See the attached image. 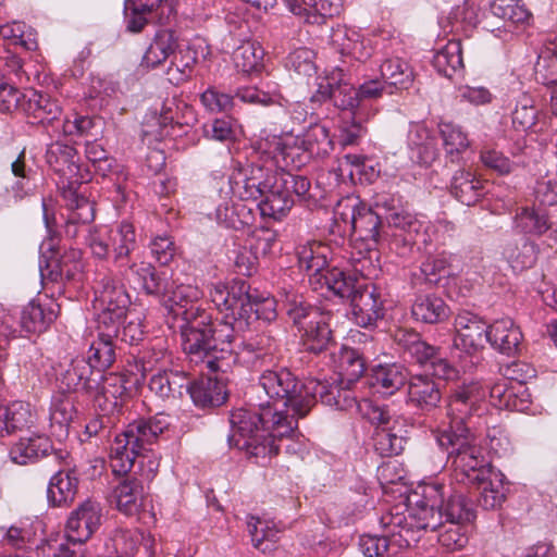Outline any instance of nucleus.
<instances>
[{"instance_id": "58", "label": "nucleus", "mask_w": 557, "mask_h": 557, "mask_svg": "<svg viewBox=\"0 0 557 557\" xmlns=\"http://www.w3.org/2000/svg\"><path fill=\"white\" fill-rule=\"evenodd\" d=\"M437 532L438 543L447 550L454 552L463 548L468 543L465 524L444 521Z\"/></svg>"}, {"instance_id": "27", "label": "nucleus", "mask_w": 557, "mask_h": 557, "mask_svg": "<svg viewBox=\"0 0 557 557\" xmlns=\"http://www.w3.org/2000/svg\"><path fill=\"white\" fill-rule=\"evenodd\" d=\"M188 387L187 374L173 370H159L149 382L150 391L162 399L181 398Z\"/></svg>"}, {"instance_id": "9", "label": "nucleus", "mask_w": 557, "mask_h": 557, "mask_svg": "<svg viewBox=\"0 0 557 557\" xmlns=\"http://www.w3.org/2000/svg\"><path fill=\"white\" fill-rule=\"evenodd\" d=\"M446 495L445 486L440 483H432L425 486L423 492L424 500L417 503L408 517L411 525L422 531L436 532L441 530L444 518L440 503Z\"/></svg>"}, {"instance_id": "23", "label": "nucleus", "mask_w": 557, "mask_h": 557, "mask_svg": "<svg viewBox=\"0 0 557 557\" xmlns=\"http://www.w3.org/2000/svg\"><path fill=\"white\" fill-rule=\"evenodd\" d=\"M22 111L32 124L47 125L60 117L62 108L50 96L30 90L27 100L23 101Z\"/></svg>"}, {"instance_id": "57", "label": "nucleus", "mask_w": 557, "mask_h": 557, "mask_svg": "<svg viewBox=\"0 0 557 557\" xmlns=\"http://www.w3.org/2000/svg\"><path fill=\"white\" fill-rule=\"evenodd\" d=\"M362 113H352L351 115H343L339 127L338 143L343 147L358 145L360 139L366 135L367 127L364 125Z\"/></svg>"}, {"instance_id": "53", "label": "nucleus", "mask_w": 557, "mask_h": 557, "mask_svg": "<svg viewBox=\"0 0 557 557\" xmlns=\"http://www.w3.org/2000/svg\"><path fill=\"white\" fill-rule=\"evenodd\" d=\"M516 223L522 232L533 235H542L552 226L545 211L529 207L520 208L516 213Z\"/></svg>"}, {"instance_id": "43", "label": "nucleus", "mask_w": 557, "mask_h": 557, "mask_svg": "<svg viewBox=\"0 0 557 557\" xmlns=\"http://www.w3.org/2000/svg\"><path fill=\"white\" fill-rule=\"evenodd\" d=\"M113 261L120 267L127 265L129 253L136 246L134 226L128 222H122L119 228L111 235Z\"/></svg>"}, {"instance_id": "7", "label": "nucleus", "mask_w": 557, "mask_h": 557, "mask_svg": "<svg viewBox=\"0 0 557 557\" xmlns=\"http://www.w3.org/2000/svg\"><path fill=\"white\" fill-rule=\"evenodd\" d=\"M233 356L234 362L225 372L210 368L207 361H194L195 363L203 364L210 373L214 374L213 377L208 376L206 380H201L199 382L191 383L189 381V387L187 388L186 393L190 395L193 401L197 406L215 407L224 404L227 398L226 384L230 381L228 373L232 372L237 360V355L234 350Z\"/></svg>"}, {"instance_id": "22", "label": "nucleus", "mask_w": 557, "mask_h": 557, "mask_svg": "<svg viewBox=\"0 0 557 557\" xmlns=\"http://www.w3.org/2000/svg\"><path fill=\"white\" fill-rule=\"evenodd\" d=\"M310 318L309 325L301 331L302 345L309 352L321 354L333 342L329 323L330 314L322 311H313Z\"/></svg>"}, {"instance_id": "25", "label": "nucleus", "mask_w": 557, "mask_h": 557, "mask_svg": "<svg viewBox=\"0 0 557 557\" xmlns=\"http://www.w3.org/2000/svg\"><path fill=\"white\" fill-rule=\"evenodd\" d=\"M487 341L502 354L512 356L519 349L522 333L512 320L505 318L488 326Z\"/></svg>"}, {"instance_id": "3", "label": "nucleus", "mask_w": 557, "mask_h": 557, "mask_svg": "<svg viewBox=\"0 0 557 557\" xmlns=\"http://www.w3.org/2000/svg\"><path fill=\"white\" fill-rule=\"evenodd\" d=\"M436 438L438 445L447 451L458 482L473 485L484 483L493 475L494 471L486 462L481 447L475 444L472 433L440 432Z\"/></svg>"}, {"instance_id": "34", "label": "nucleus", "mask_w": 557, "mask_h": 557, "mask_svg": "<svg viewBox=\"0 0 557 557\" xmlns=\"http://www.w3.org/2000/svg\"><path fill=\"white\" fill-rule=\"evenodd\" d=\"M178 48L177 38L170 29H160L156 33L151 44L147 48L141 65L154 69L162 64Z\"/></svg>"}, {"instance_id": "50", "label": "nucleus", "mask_w": 557, "mask_h": 557, "mask_svg": "<svg viewBox=\"0 0 557 557\" xmlns=\"http://www.w3.org/2000/svg\"><path fill=\"white\" fill-rule=\"evenodd\" d=\"M338 376L348 384L356 383L366 371L364 358L358 350L343 347L338 355Z\"/></svg>"}, {"instance_id": "33", "label": "nucleus", "mask_w": 557, "mask_h": 557, "mask_svg": "<svg viewBox=\"0 0 557 557\" xmlns=\"http://www.w3.org/2000/svg\"><path fill=\"white\" fill-rule=\"evenodd\" d=\"M450 194L466 206L475 205L484 194V185L472 172L458 170L450 183Z\"/></svg>"}, {"instance_id": "36", "label": "nucleus", "mask_w": 557, "mask_h": 557, "mask_svg": "<svg viewBox=\"0 0 557 557\" xmlns=\"http://www.w3.org/2000/svg\"><path fill=\"white\" fill-rule=\"evenodd\" d=\"M384 525L391 528L389 541L400 548H408L420 539V531L411 525V519L403 513L388 515L382 518Z\"/></svg>"}, {"instance_id": "63", "label": "nucleus", "mask_w": 557, "mask_h": 557, "mask_svg": "<svg viewBox=\"0 0 557 557\" xmlns=\"http://www.w3.org/2000/svg\"><path fill=\"white\" fill-rule=\"evenodd\" d=\"M490 397L494 406L500 408L505 407L518 411H522L527 408L522 400L520 401V404H518V398L513 391V387H509L506 380H502L491 386Z\"/></svg>"}, {"instance_id": "55", "label": "nucleus", "mask_w": 557, "mask_h": 557, "mask_svg": "<svg viewBox=\"0 0 557 557\" xmlns=\"http://www.w3.org/2000/svg\"><path fill=\"white\" fill-rule=\"evenodd\" d=\"M445 150L448 154H459L470 147L468 134L461 126L453 122H441L438 124Z\"/></svg>"}, {"instance_id": "31", "label": "nucleus", "mask_w": 557, "mask_h": 557, "mask_svg": "<svg viewBox=\"0 0 557 557\" xmlns=\"http://www.w3.org/2000/svg\"><path fill=\"white\" fill-rule=\"evenodd\" d=\"M411 314L417 321L436 324L448 319L449 308L444 299L435 294L419 295L412 304Z\"/></svg>"}, {"instance_id": "14", "label": "nucleus", "mask_w": 557, "mask_h": 557, "mask_svg": "<svg viewBox=\"0 0 557 557\" xmlns=\"http://www.w3.org/2000/svg\"><path fill=\"white\" fill-rule=\"evenodd\" d=\"M101 506L87 499L74 510L66 523V537L78 545L85 543L101 524Z\"/></svg>"}, {"instance_id": "1", "label": "nucleus", "mask_w": 557, "mask_h": 557, "mask_svg": "<svg viewBox=\"0 0 557 557\" xmlns=\"http://www.w3.org/2000/svg\"><path fill=\"white\" fill-rule=\"evenodd\" d=\"M197 287L189 284L168 286L162 304L175 317L181 315L182 346L190 361H207L210 368L227 371L234 362L233 327L213 322L211 314L193 302L199 298Z\"/></svg>"}, {"instance_id": "5", "label": "nucleus", "mask_w": 557, "mask_h": 557, "mask_svg": "<svg viewBox=\"0 0 557 557\" xmlns=\"http://www.w3.org/2000/svg\"><path fill=\"white\" fill-rule=\"evenodd\" d=\"M165 428V422L159 417L129 423L111 444L110 466L112 471L120 475L127 474L134 467L136 458H145L143 451L156 442Z\"/></svg>"}, {"instance_id": "13", "label": "nucleus", "mask_w": 557, "mask_h": 557, "mask_svg": "<svg viewBox=\"0 0 557 557\" xmlns=\"http://www.w3.org/2000/svg\"><path fill=\"white\" fill-rule=\"evenodd\" d=\"M101 374L88 364L85 358L76 357L63 367L57 375L60 389L67 393L92 394L99 386Z\"/></svg>"}, {"instance_id": "38", "label": "nucleus", "mask_w": 557, "mask_h": 557, "mask_svg": "<svg viewBox=\"0 0 557 557\" xmlns=\"http://www.w3.org/2000/svg\"><path fill=\"white\" fill-rule=\"evenodd\" d=\"M505 259L515 272L532 268L537 260V246L527 238L509 243L504 248Z\"/></svg>"}, {"instance_id": "35", "label": "nucleus", "mask_w": 557, "mask_h": 557, "mask_svg": "<svg viewBox=\"0 0 557 557\" xmlns=\"http://www.w3.org/2000/svg\"><path fill=\"white\" fill-rule=\"evenodd\" d=\"M52 446L48 437L36 435L21 438L10 449V456L13 462L26 465L47 456Z\"/></svg>"}, {"instance_id": "30", "label": "nucleus", "mask_w": 557, "mask_h": 557, "mask_svg": "<svg viewBox=\"0 0 557 557\" xmlns=\"http://www.w3.org/2000/svg\"><path fill=\"white\" fill-rule=\"evenodd\" d=\"M408 146L417 152V160L422 164H432L437 156V143L430 129L422 123H413L408 131Z\"/></svg>"}, {"instance_id": "32", "label": "nucleus", "mask_w": 557, "mask_h": 557, "mask_svg": "<svg viewBox=\"0 0 557 557\" xmlns=\"http://www.w3.org/2000/svg\"><path fill=\"white\" fill-rule=\"evenodd\" d=\"M78 476L74 470H60L49 482L47 495L53 506L71 504L77 494Z\"/></svg>"}, {"instance_id": "24", "label": "nucleus", "mask_w": 557, "mask_h": 557, "mask_svg": "<svg viewBox=\"0 0 557 557\" xmlns=\"http://www.w3.org/2000/svg\"><path fill=\"white\" fill-rule=\"evenodd\" d=\"M257 308L256 298L248 293L246 283H239V290L237 297L233 301V306L228 313H225L222 320H213V322H224L231 324L233 327V341L235 339V332L245 331L252 319H256L255 309Z\"/></svg>"}, {"instance_id": "40", "label": "nucleus", "mask_w": 557, "mask_h": 557, "mask_svg": "<svg viewBox=\"0 0 557 557\" xmlns=\"http://www.w3.org/2000/svg\"><path fill=\"white\" fill-rule=\"evenodd\" d=\"M46 160L49 166L61 175L73 174L78 170L76 149L60 141L48 147Z\"/></svg>"}, {"instance_id": "26", "label": "nucleus", "mask_w": 557, "mask_h": 557, "mask_svg": "<svg viewBox=\"0 0 557 557\" xmlns=\"http://www.w3.org/2000/svg\"><path fill=\"white\" fill-rule=\"evenodd\" d=\"M408 396L413 406L430 411L440 404L442 393L438 384L430 376L417 374L409 381Z\"/></svg>"}, {"instance_id": "60", "label": "nucleus", "mask_w": 557, "mask_h": 557, "mask_svg": "<svg viewBox=\"0 0 557 557\" xmlns=\"http://www.w3.org/2000/svg\"><path fill=\"white\" fill-rule=\"evenodd\" d=\"M405 438L389 428L377 429L373 436V446L379 455L397 456L404 449Z\"/></svg>"}, {"instance_id": "28", "label": "nucleus", "mask_w": 557, "mask_h": 557, "mask_svg": "<svg viewBox=\"0 0 557 557\" xmlns=\"http://www.w3.org/2000/svg\"><path fill=\"white\" fill-rule=\"evenodd\" d=\"M59 306L49 301L40 304L30 301L24 307L21 314V326L27 333H41L57 319Z\"/></svg>"}, {"instance_id": "4", "label": "nucleus", "mask_w": 557, "mask_h": 557, "mask_svg": "<svg viewBox=\"0 0 557 557\" xmlns=\"http://www.w3.org/2000/svg\"><path fill=\"white\" fill-rule=\"evenodd\" d=\"M259 384L270 399L283 403L285 410L282 411L294 417L296 422L313 407L312 393L318 386L313 377L299 381L287 369L267 370L261 374Z\"/></svg>"}, {"instance_id": "51", "label": "nucleus", "mask_w": 557, "mask_h": 557, "mask_svg": "<svg viewBox=\"0 0 557 557\" xmlns=\"http://www.w3.org/2000/svg\"><path fill=\"white\" fill-rule=\"evenodd\" d=\"M196 51L189 48L175 50L172 54L166 75L170 83L180 85L184 83L191 74L196 64Z\"/></svg>"}, {"instance_id": "41", "label": "nucleus", "mask_w": 557, "mask_h": 557, "mask_svg": "<svg viewBox=\"0 0 557 557\" xmlns=\"http://www.w3.org/2000/svg\"><path fill=\"white\" fill-rule=\"evenodd\" d=\"M433 66L445 77L453 75L463 67L462 49L459 40H449L433 57Z\"/></svg>"}, {"instance_id": "12", "label": "nucleus", "mask_w": 557, "mask_h": 557, "mask_svg": "<svg viewBox=\"0 0 557 557\" xmlns=\"http://www.w3.org/2000/svg\"><path fill=\"white\" fill-rule=\"evenodd\" d=\"M127 382L123 374H101L99 386L92 394H88L92 396L94 406L108 421L111 416L121 411L127 397Z\"/></svg>"}, {"instance_id": "2", "label": "nucleus", "mask_w": 557, "mask_h": 557, "mask_svg": "<svg viewBox=\"0 0 557 557\" xmlns=\"http://www.w3.org/2000/svg\"><path fill=\"white\" fill-rule=\"evenodd\" d=\"M259 407V412L239 408L231 413L232 434L228 442L250 456L271 458L280 450L275 438L293 436L296 420L270 404H260Z\"/></svg>"}, {"instance_id": "15", "label": "nucleus", "mask_w": 557, "mask_h": 557, "mask_svg": "<svg viewBox=\"0 0 557 557\" xmlns=\"http://www.w3.org/2000/svg\"><path fill=\"white\" fill-rule=\"evenodd\" d=\"M478 396V386L475 384H462L451 391L447 407L449 428L443 432L470 433L466 421L472 414L473 405Z\"/></svg>"}, {"instance_id": "21", "label": "nucleus", "mask_w": 557, "mask_h": 557, "mask_svg": "<svg viewBox=\"0 0 557 557\" xmlns=\"http://www.w3.org/2000/svg\"><path fill=\"white\" fill-rule=\"evenodd\" d=\"M314 382L318 386L314 387L312 393L313 406L317 401V395H319L324 405L339 410H346L355 406L356 398L350 392L351 384H348L346 381H342L341 376L333 379L332 382L320 381L317 379H314Z\"/></svg>"}, {"instance_id": "59", "label": "nucleus", "mask_w": 557, "mask_h": 557, "mask_svg": "<svg viewBox=\"0 0 557 557\" xmlns=\"http://www.w3.org/2000/svg\"><path fill=\"white\" fill-rule=\"evenodd\" d=\"M334 106L344 111L343 115L361 113L357 89L348 83L338 79L333 94Z\"/></svg>"}, {"instance_id": "8", "label": "nucleus", "mask_w": 557, "mask_h": 557, "mask_svg": "<svg viewBox=\"0 0 557 557\" xmlns=\"http://www.w3.org/2000/svg\"><path fill=\"white\" fill-rule=\"evenodd\" d=\"M384 295L371 283H361L350 298L351 313L355 322L362 327H370L384 318Z\"/></svg>"}, {"instance_id": "18", "label": "nucleus", "mask_w": 557, "mask_h": 557, "mask_svg": "<svg viewBox=\"0 0 557 557\" xmlns=\"http://www.w3.org/2000/svg\"><path fill=\"white\" fill-rule=\"evenodd\" d=\"M261 215L274 220L282 219L294 206V199L285 190L278 173H274L268 186L262 193V197L257 203Z\"/></svg>"}, {"instance_id": "17", "label": "nucleus", "mask_w": 557, "mask_h": 557, "mask_svg": "<svg viewBox=\"0 0 557 557\" xmlns=\"http://www.w3.org/2000/svg\"><path fill=\"white\" fill-rule=\"evenodd\" d=\"M454 326L462 348L469 354L482 349L488 342V326L474 313L469 311L458 313Z\"/></svg>"}, {"instance_id": "49", "label": "nucleus", "mask_w": 557, "mask_h": 557, "mask_svg": "<svg viewBox=\"0 0 557 557\" xmlns=\"http://www.w3.org/2000/svg\"><path fill=\"white\" fill-rule=\"evenodd\" d=\"M77 414L74 399L61 394L55 397L51 405L50 421L51 428L58 429L59 435L66 434L70 424Z\"/></svg>"}, {"instance_id": "42", "label": "nucleus", "mask_w": 557, "mask_h": 557, "mask_svg": "<svg viewBox=\"0 0 557 557\" xmlns=\"http://www.w3.org/2000/svg\"><path fill=\"white\" fill-rule=\"evenodd\" d=\"M264 50L257 41L245 40L233 52V62L238 72H259L263 64Z\"/></svg>"}, {"instance_id": "61", "label": "nucleus", "mask_w": 557, "mask_h": 557, "mask_svg": "<svg viewBox=\"0 0 557 557\" xmlns=\"http://www.w3.org/2000/svg\"><path fill=\"white\" fill-rule=\"evenodd\" d=\"M127 5H135L137 10L151 12L152 18L157 20L160 25L170 23L174 15V7L172 0H126Z\"/></svg>"}, {"instance_id": "37", "label": "nucleus", "mask_w": 557, "mask_h": 557, "mask_svg": "<svg viewBox=\"0 0 557 557\" xmlns=\"http://www.w3.org/2000/svg\"><path fill=\"white\" fill-rule=\"evenodd\" d=\"M445 492H448L445 490ZM443 511L444 521L455 522L459 524L469 523L474 520L475 513L463 493L454 491L446 493L443 503H440Z\"/></svg>"}, {"instance_id": "62", "label": "nucleus", "mask_w": 557, "mask_h": 557, "mask_svg": "<svg viewBox=\"0 0 557 557\" xmlns=\"http://www.w3.org/2000/svg\"><path fill=\"white\" fill-rule=\"evenodd\" d=\"M535 79L543 85L557 87V54L548 48L539 55L534 67Z\"/></svg>"}, {"instance_id": "44", "label": "nucleus", "mask_w": 557, "mask_h": 557, "mask_svg": "<svg viewBox=\"0 0 557 557\" xmlns=\"http://www.w3.org/2000/svg\"><path fill=\"white\" fill-rule=\"evenodd\" d=\"M85 359L92 370L102 374V371L110 368L115 360V341L98 334L97 339L90 344Z\"/></svg>"}, {"instance_id": "6", "label": "nucleus", "mask_w": 557, "mask_h": 557, "mask_svg": "<svg viewBox=\"0 0 557 557\" xmlns=\"http://www.w3.org/2000/svg\"><path fill=\"white\" fill-rule=\"evenodd\" d=\"M334 222L341 232L363 242L368 250L374 249L380 242L382 216L357 198L347 197L337 202Z\"/></svg>"}, {"instance_id": "45", "label": "nucleus", "mask_w": 557, "mask_h": 557, "mask_svg": "<svg viewBox=\"0 0 557 557\" xmlns=\"http://www.w3.org/2000/svg\"><path fill=\"white\" fill-rule=\"evenodd\" d=\"M215 215L219 223L233 230L249 226L255 220L252 209L244 203L228 205L225 202L218 207Z\"/></svg>"}, {"instance_id": "11", "label": "nucleus", "mask_w": 557, "mask_h": 557, "mask_svg": "<svg viewBox=\"0 0 557 557\" xmlns=\"http://www.w3.org/2000/svg\"><path fill=\"white\" fill-rule=\"evenodd\" d=\"M492 18L488 27L496 36L502 33H513L519 27L530 25L532 13L519 0H494L491 5Z\"/></svg>"}, {"instance_id": "16", "label": "nucleus", "mask_w": 557, "mask_h": 557, "mask_svg": "<svg viewBox=\"0 0 557 557\" xmlns=\"http://www.w3.org/2000/svg\"><path fill=\"white\" fill-rule=\"evenodd\" d=\"M41 249L44 253L51 252L47 260V270L51 280L71 281L76 277L83 270L82 251L76 248H69L63 253H59L54 245V238H50L42 243Z\"/></svg>"}, {"instance_id": "48", "label": "nucleus", "mask_w": 557, "mask_h": 557, "mask_svg": "<svg viewBox=\"0 0 557 557\" xmlns=\"http://www.w3.org/2000/svg\"><path fill=\"white\" fill-rule=\"evenodd\" d=\"M128 306H115L109 308H95L97 314V330L100 336L113 338L119 334V330L125 322Z\"/></svg>"}, {"instance_id": "52", "label": "nucleus", "mask_w": 557, "mask_h": 557, "mask_svg": "<svg viewBox=\"0 0 557 557\" xmlns=\"http://www.w3.org/2000/svg\"><path fill=\"white\" fill-rule=\"evenodd\" d=\"M305 149L314 158L323 159L334 149L333 139L330 136L327 127L315 124L312 125L305 135Z\"/></svg>"}, {"instance_id": "10", "label": "nucleus", "mask_w": 557, "mask_h": 557, "mask_svg": "<svg viewBox=\"0 0 557 557\" xmlns=\"http://www.w3.org/2000/svg\"><path fill=\"white\" fill-rule=\"evenodd\" d=\"M273 174L274 172L259 164L239 165L230 176L232 193L240 200L258 201Z\"/></svg>"}, {"instance_id": "39", "label": "nucleus", "mask_w": 557, "mask_h": 557, "mask_svg": "<svg viewBox=\"0 0 557 557\" xmlns=\"http://www.w3.org/2000/svg\"><path fill=\"white\" fill-rule=\"evenodd\" d=\"M33 423V413L28 404L15 401L0 407V436L28 428Z\"/></svg>"}, {"instance_id": "47", "label": "nucleus", "mask_w": 557, "mask_h": 557, "mask_svg": "<svg viewBox=\"0 0 557 557\" xmlns=\"http://www.w3.org/2000/svg\"><path fill=\"white\" fill-rule=\"evenodd\" d=\"M66 206L71 210L69 215L71 223L82 225L89 224L95 218L94 203L85 196L78 194L74 188L69 187L62 191Z\"/></svg>"}, {"instance_id": "64", "label": "nucleus", "mask_w": 557, "mask_h": 557, "mask_svg": "<svg viewBox=\"0 0 557 557\" xmlns=\"http://www.w3.org/2000/svg\"><path fill=\"white\" fill-rule=\"evenodd\" d=\"M137 273L141 280L143 289L149 295L161 297L162 300L169 286L166 277L150 264L141 267Z\"/></svg>"}, {"instance_id": "19", "label": "nucleus", "mask_w": 557, "mask_h": 557, "mask_svg": "<svg viewBox=\"0 0 557 557\" xmlns=\"http://www.w3.org/2000/svg\"><path fill=\"white\" fill-rule=\"evenodd\" d=\"M116 509L126 516L138 515L146 506L147 493L136 476H125L113 490Z\"/></svg>"}, {"instance_id": "46", "label": "nucleus", "mask_w": 557, "mask_h": 557, "mask_svg": "<svg viewBox=\"0 0 557 557\" xmlns=\"http://www.w3.org/2000/svg\"><path fill=\"white\" fill-rule=\"evenodd\" d=\"M381 75L389 85L400 89L409 88L414 78L412 69L399 58L386 59L381 64Z\"/></svg>"}, {"instance_id": "54", "label": "nucleus", "mask_w": 557, "mask_h": 557, "mask_svg": "<svg viewBox=\"0 0 557 557\" xmlns=\"http://www.w3.org/2000/svg\"><path fill=\"white\" fill-rule=\"evenodd\" d=\"M373 379V385L377 387L380 392L386 395H393L405 385L407 374L396 364L380 366L374 370Z\"/></svg>"}, {"instance_id": "29", "label": "nucleus", "mask_w": 557, "mask_h": 557, "mask_svg": "<svg viewBox=\"0 0 557 557\" xmlns=\"http://www.w3.org/2000/svg\"><path fill=\"white\" fill-rule=\"evenodd\" d=\"M360 284V282L347 276L344 271L337 268L327 270L324 275L315 274L312 278L313 289L320 290L322 294L324 290L332 292L335 296L349 299Z\"/></svg>"}, {"instance_id": "56", "label": "nucleus", "mask_w": 557, "mask_h": 557, "mask_svg": "<svg viewBox=\"0 0 557 557\" xmlns=\"http://www.w3.org/2000/svg\"><path fill=\"white\" fill-rule=\"evenodd\" d=\"M473 485L481 488L478 502L484 509H495L499 507L506 498L505 488L498 473L493 472V475L490 476L486 482L474 483Z\"/></svg>"}, {"instance_id": "20", "label": "nucleus", "mask_w": 557, "mask_h": 557, "mask_svg": "<svg viewBox=\"0 0 557 557\" xmlns=\"http://www.w3.org/2000/svg\"><path fill=\"white\" fill-rule=\"evenodd\" d=\"M94 308L128 306L129 297L124 285L112 272H98L94 282Z\"/></svg>"}]
</instances>
